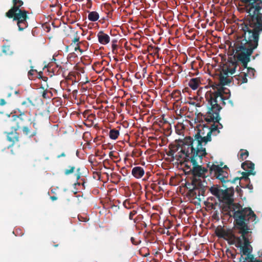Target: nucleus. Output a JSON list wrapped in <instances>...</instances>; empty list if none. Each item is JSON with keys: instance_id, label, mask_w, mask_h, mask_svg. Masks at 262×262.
I'll return each mask as SVG.
<instances>
[{"instance_id": "a878e982", "label": "nucleus", "mask_w": 262, "mask_h": 262, "mask_svg": "<svg viewBox=\"0 0 262 262\" xmlns=\"http://www.w3.org/2000/svg\"><path fill=\"white\" fill-rule=\"evenodd\" d=\"M143 216L142 214H139L133 220L134 223L136 224H140L141 222H143Z\"/></svg>"}, {"instance_id": "ddd939ff", "label": "nucleus", "mask_w": 262, "mask_h": 262, "mask_svg": "<svg viewBox=\"0 0 262 262\" xmlns=\"http://www.w3.org/2000/svg\"><path fill=\"white\" fill-rule=\"evenodd\" d=\"M233 82L236 84H242L247 83L248 81L247 78V74L245 72L242 71L239 74L234 75L232 78Z\"/></svg>"}, {"instance_id": "603ef678", "label": "nucleus", "mask_w": 262, "mask_h": 262, "mask_svg": "<svg viewBox=\"0 0 262 262\" xmlns=\"http://www.w3.org/2000/svg\"><path fill=\"white\" fill-rule=\"evenodd\" d=\"M255 56H253V59H255Z\"/></svg>"}, {"instance_id": "20e7f679", "label": "nucleus", "mask_w": 262, "mask_h": 262, "mask_svg": "<svg viewBox=\"0 0 262 262\" xmlns=\"http://www.w3.org/2000/svg\"><path fill=\"white\" fill-rule=\"evenodd\" d=\"M247 5L246 12L239 28L240 35H259L262 32V0H242Z\"/></svg>"}, {"instance_id": "09e8293b", "label": "nucleus", "mask_w": 262, "mask_h": 262, "mask_svg": "<svg viewBox=\"0 0 262 262\" xmlns=\"http://www.w3.org/2000/svg\"><path fill=\"white\" fill-rule=\"evenodd\" d=\"M58 246V245H57H57H54V246L55 247H57Z\"/></svg>"}, {"instance_id": "6e6552de", "label": "nucleus", "mask_w": 262, "mask_h": 262, "mask_svg": "<svg viewBox=\"0 0 262 262\" xmlns=\"http://www.w3.org/2000/svg\"><path fill=\"white\" fill-rule=\"evenodd\" d=\"M12 7L5 13V16L16 21L19 31H23L27 28V20L29 19V12L23 7L22 0H12Z\"/></svg>"}, {"instance_id": "f257e3e1", "label": "nucleus", "mask_w": 262, "mask_h": 262, "mask_svg": "<svg viewBox=\"0 0 262 262\" xmlns=\"http://www.w3.org/2000/svg\"><path fill=\"white\" fill-rule=\"evenodd\" d=\"M259 35H239L234 42L235 54L233 57L228 59L229 66L226 69V73L232 75L235 73L238 66V61L241 62L243 68L242 71L246 70L247 76L250 77L254 76V69L248 67L250 61V57L254 50L258 45Z\"/></svg>"}, {"instance_id": "f03ea898", "label": "nucleus", "mask_w": 262, "mask_h": 262, "mask_svg": "<svg viewBox=\"0 0 262 262\" xmlns=\"http://www.w3.org/2000/svg\"><path fill=\"white\" fill-rule=\"evenodd\" d=\"M223 190L218 185H213L210 188V192L216 196L220 202L224 203L228 207V214L236 221L237 225L241 226L243 224V217H248L247 220H251L254 222L257 216L250 207L243 208L239 203H234L233 198L234 190L233 187H227Z\"/></svg>"}, {"instance_id": "9d476101", "label": "nucleus", "mask_w": 262, "mask_h": 262, "mask_svg": "<svg viewBox=\"0 0 262 262\" xmlns=\"http://www.w3.org/2000/svg\"><path fill=\"white\" fill-rule=\"evenodd\" d=\"M202 184L201 180L191 179V182L187 181L185 184V186L188 189L187 195L193 199H197L201 200L203 198H200V189Z\"/></svg>"}, {"instance_id": "6ab92c4d", "label": "nucleus", "mask_w": 262, "mask_h": 262, "mask_svg": "<svg viewBox=\"0 0 262 262\" xmlns=\"http://www.w3.org/2000/svg\"><path fill=\"white\" fill-rule=\"evenodd\" d=\"M88 19L91 21H96L99 18V14L96 11L90 12L88 15Z\"/></svg>"}, {"instance_id": "2eb2a0df", "label": "nucleus", "mask_w": 262, "mask_h": 262, "mask_svg": "<svg viewBox=\"0 0 262 262\" xmlns=\"http://www.w3.org/2000/svg\"><path fill=\"white\" fill-rule=\"evenodd\" d=\"M144 173L145 171L143 168L140 166L134 167L132 170V174L137 179L141 178L143 176Z\"/></svg>"}, {"instance_id": "e433bc0d", "label": "nucleus", "mask_w": 262, "mask_h": 262, "mask_svg": "<svg viewBox=\"0 0 262 262\" xmlns=\"http://www.w3.org/2000/svg\"><path fill=\"white\" fill-rule=\"evenodd\" d=\"M42 74V72H39L38 73V78H41L43 81H46L48 80V77L42 76H41Z\"/></svg>"}, {"instance_id": "4468645a", "label": "nucleus", "mask_w": 262, "mask_h": 262, "mask_svg": "<svg viewBox=\"0 0 262 262\" xmlns=\"http://www.w3.org/2000/svg\"><path fill=\"white\" fill-rule=\"evenodd\" d=\"M97 37L99 42L103 45L107 44L110 41V37L108 35L104 33L102 31L98 32Z\"/></svg>"}, {"instance_id": "1a4fd4ad", "label": "nucleus", "mask_w": 262, "mask_h": 262, "mask_svg": "<svg viewBox=\"0 0 262 262\" xmlns=\"http://www.w3.org/2000/svg\"><path fill=\"white\" fill-rule=\"evenodd\" d=\"M210 170L214 172L215 176L221 181L224 187H227L226 184L228 183L233 184L239 180L238 177H236L232 180L228 179L229 170L227 165L221 167L219 165L213 164L210 167Z\"/></svg>"}, {"instance_id": "9b49d317", "label": "nucleus", "mask_w": 262, "mask_h": 262, "mask_svg": "<svg viewBox=\"0 0 262 262\" xmlns=\"http://www.w3.org/2000/svg\"><path fill=\"white\" fill-rule=\"evenodd\" d=\"M242 168L245 171L242 173L243 176L239 180L243 179L245 182L249 181V176L254 175L255 171L254 170V164L250 161H246L242 164Z\"/></svg>"}, {"instance_id": "5fc2aeb1", "label": "nucleus", "mask_w": 262, "mask_h": 262, "mask_svg": "<svg viewBox=\"0 0 262 262\" xmlns=\"http://www.w3.org/2000/svg\"><path fill=\"white\" fill-rule=\"evenodd\" d=\"M170 126V124H168V127Z\"/></svg>"}, {"instance_id": "423d86ee", "label": "nucleus", "mask_w": 262, "mask_h": 262, "mask_svg": "<svg viewBox=\"0 0 262 262\" xmlns=\"http://www.w3.org/2000/svg\"><path fill=\"white\" fill-rule=\"evenodd\" d=\"M247 219L248 217H243V224L241 226H238L236 221L234 220V228L237 230V233L240 234L239 236L235 235L230 230H225L221 226H218L215 230V234L218 237L224 238L229 244L235 245L236 247L240 248L241 252L243 254H247L249 250L246 246L249 242L246 236L248 234L249 230H251L249 224L251 220H247Z\"/></svg>"}, {"instance_id": "864d4df0", "label": "nucleus", "mask_w": 262, "mask_h": 262, "mask_svg": "<svg viewBox=\"0 0 262 262\" xmlns=\"http://www.w3.org/2000/svg\"><path fill=\"white\" fill-rule=\"evenodd\" d=\"M15 94H17L18 93V92L17 91H15Z\"/></svg>"}, {"instance_id": "8fccbe9b", "label": "nucleus", "mask_w": 262, "mask_h": 262, "mask_svg": "<svg viewBox=\"0 0 262 262\" xmlns=\"http://www.w3.org/2000/svg\"><path fill=\"white\" fill-rule=\"evenodd\" d=\"M156 50H157V52H158L159 49L158 48H157Z\"/></svg>"}, {"instance_id": "393cba45", "label": "nucleus", "mask_w": 262, "mask_h": 262, "mask_svg": "<svg viewBox=\"0 0 262 262\" xmlns=\"http://www.w3.org/2000/svg\"><path fill=\"white\" fill-rule=\"evenodd\" d=\"M31 69L28 73V76L30 79L33 80L35 77H38L37 76H34L35 73H37V74L38 73L37 72L36 70L33 69V66H31Z\"/></svg>"}, {"instance_id": "aec40b11", "label": "nucleus", "mask_w": 262, "mask_h": 262, "mask_svg": "<svg viewBox=\"0 0 262 262\" xmlns=\"http://www.w3.org/2000/svg\"><path fill=\"white\" fill-rule=\"evenodd\" d=\"M120 134L119 131L115 128L110 130L109 137L111 139L116 140Z\"/></svg>"}, {"instance_id": "5701e85b", "label": "nucleus", "mask_w": 262, "mask_h": 262, "mask_svg": "<svg viewBox=\"0 0 262 262\" xmlns=\"http://www.w3.org/2000/svg\"><path fill=\"white\" fill-rule=\"evenodd\" d=\"M239 159L241 161L245 160L249 156V152L246 149H242L239 151Z\"/></svg>"}, {"instance_id": "bb28decb", "label": "nucleus", "mask_w": 262, "mask_h": 262, "mask_svg": "<svg viewBox=\"0 0 262 262\" xmlns=\"http://www.w3.org/2000/svg\"><path fill=\"white\" fill-rule=\"evenodd\" d=\"M205 188L202 181L201 188L200 189V198H202L201 196L204 197L205 193Z\"/></svg>"}, {"instance_id": "473e14b6", "label": "nucleus", "mask_w": 262, "mask_h": 262, "mask_svg": "<svg viewBox=\"0 0 262 262\" xmlns=\"http://www.w3.org/2000/svg\"><path fill=\"white\" fill-rule=\"evenodd\" d=\"M246 183H248V184H247L246 186H245V188H247L248 189H249L250 190V192H252V190L253 189V186L251 184H250V180L248 182H246ZM240 186L242 188H244L245 186H243L242 184H240Z\"/></svg>"}, {"instance_id": "0eeeda50", "label": "nucleus", "mask_w": 262, "mask_h": 262, "mask_svg": "<svg viewBox=\"0 0 262 262\" xmlns=\"http://www.w3.org/2000/svg\"><path fill=\"white\" fill-rule=\"evenodd\" d=\"M181 152L185 155L184 162L186 163L190 162L192 163V168L187 163L185 164L186 170H188L187 172L192 175L191 180L194 179L201 180L200 178L207 177L208 169L200 165L203 162V157L207 155L206 150L204 149L188 151L184 148L181 149ZM185 172L186 173V171Z\"/></svg>"}, {"instance_id": "7ed1b4c3", "label": "nucleus", "mask_w": 262, "mask_h": 262, "mask_svg": "<svg viewBox=\"0 0 262 262\" xmlns=\"http://www.w3.org/2000/svg\"><path fill=\"white\" fill-rule=\"evenodd\" d=\"M230 81L226 77H222L220 78V84H213L211 86L212 90L207 91L205 94V99L207 103V115L206 117L207 120L213 121L215 120L217 121L220 120L219 112H220L222 106L226 104V101L228 100V98L224 96L226 89L224 85L228 84Z\"/></svg>"}, {"instance_id": "58836bf2", "label": "nucleus", "mask_w": 262, "mask_h": 262, "mask_svg": "<svg viewBox=\"0 0 262 262\" xmlns=\"http://www.w3.org/2000/svg\"><path fill=\"white\" fill-rule=\"evenodd\" d=\"M175 151L173 150L170 149L167 153V155L170 157H173Z\"/></svg>"}, {"instance_id": "c756f323", "label": "nucleus", "mask_w": 262, "mask_h": 262, "mask_svg": "<svg viewBox=\"0 0 262 262\" xmlns=\"http://www.w3.org/2000/svg\"><path fill=\"white\" fill-rule=\"evenodd\" d=\"M123 206L125 208H126L128 209L133 208V204L127 200L123 202Z\"/></svg>"}, {"instance_id": "79ce46f5", "label": "nucleus", "mask_w": 262, "mask_h": 262, "mask_svg": "<svg viewBox=\"0 0 262 262\" xmlns=\"http://www.w3.org/2000/svg\"><path fill=\"white\" fill-rule=\"evenodd\" d=\"M236 191H237V192L238 193H239V195H241V196L242 195V189H241V188H239L238 187V186H237L236 187Z\"/></svg>"}, {"instance_id": "6e6d98bb", "label": "nucleus", "mask_w": 262, "mask_h": 262, "mask_svg": "<svg viewBox=\"0 0 262 262\" xmlns=\"http://www.w3.org/2000/svg\"><path fill=\"white\" fill-rule=\"evenodd\" d=\"M242 179H241V180H239V182L240 183L241 182V180H242Z\"/></svg>"}, {"instance_id": "ea45409f", "label": "nucleus", "mask_w": 262, "mask_h": 262, "mask_svg": "<svg viewBox=\"0 0 262 262\" xmlns=\"http://www.w3.org/2000/svg\"><path fill=\"white\" fill-rule=\"evenodd\" d=\"M130 241H131L132 244L135 245H137L138 244V243L136 241V239L134 237H131Z\"/></svg>"}, {"instance_id": "49530a36", "label": "nucleus", "mask_w": 262, "mask_h": 262, "mask_svg": "<svg viewBox=\"0 0 262 262\" xmlns=\"http://www.w3.org/2000/svg\"><path fill=\"white\" fill-rule=\"evenodd\" d=\"M50 199L52 200V201H55L57 199V198L55 196H51L50 197Z\"/></svg>"}, {"instance_id": "c9c22d12", "label": "nucleus", "mask_w": 262, "mask_h": 262, "mask_svg": "<svg viewBox=\"0 0 262 262\" xmlns=\"http://www.w3.org/2000/svg\"><path fill=\"white\" fill-rule=\"evenodd\" d=\"M79 43V37L78 36H76L74 37V38L72 40V42L71 44V46H74V45L76 43Z\"/></svg>"}, {"instance_id": "f8f14e48", "label": "nucleus", "mask_w": 262, "mask_h": 262, "mask_svg": "<svg viewBox=\"0 0 262 262\" xmlns=\"http://www.w3.org/2000/svg\"><path fill=\"white\" fill-rule=\"evenodd\" d=\"M13 118L12 122L15 124L16 126H13L11 128L15 130L24 127L28 119L27 116L24 113H21L18 116L13 115Z\"/></svg>"}, {"instance_id": "3c124183", "label": "nucleus", "mask_w": 262, "mask_h": 262, "mask_svg": "<svg viewBox=\"0 0 262 262\" xmlns=\"http://www.w3.org/2000/svg\"><path fill=\"white\" fill-rule=\"evenodd\" d=\"M213 206H214V205L212 204V209H214V208H213Z\"/></svg>"}, {"instance_id": "a18cd8bd", "label": "nucleus", "mask_w": 262, "mask_h": 262, "mask_svg": "<svg viewBox=\"0 0 262 262\" xmlns=\"http://www.w3.org/2000/svg\"><path fill=\"white\" fill-rule=\"evenodd\" d=\"M46 95H47V92L46 91H44L43 93H42V96L44 98H47V96H46Z\"/></svg>"}, {"instance_id": "f704fd0d", "label": "nucleus", "mask_w": 262, "mask_h": 262, "mask_svg": "<svg viewBox=\"0 0 262 262\" xmlns=\"http://www.w3.org/2000/svg\"><path fill=\"white\" fill-rule=\"evenodd\" d=\"M80 169L79 168H77L76 170V173L75 174L76 176L77 180H78L81 177V173L80 172Z\"/></svg>"}, {"instance_id": "b1692460", "label": "nucleus", "mask_w": 262, "mask_h": 262, "mask_svg": "<svg viewBox=\"0 0 262 262\" xmlns=\"http://www.w3.org/2000/svg\"><path fill=\"white\" fill-rule=\"evenodd\" d=\"M3 52L7 55H10L13 54V51L10 46L5 45L3 46Z\"/></svg>"}, {"instance_id": "c03bdc74", "label": "nucleus", "mask_w": 262, "mask_h": 262, "mask_svg": "<svg viewBox=\"0 0 262 262\" xmlns=\"http://www.w3.org/2000/svg\"><path fill=\"white\" fill-rule=\"evenodd\" d=\"M65 156H66V154H64V152H62L61 154L58 155L57 158H60L61 157H65Z\"/></svg>"}, {"instance_id": "a19ab883", "label": "nucleus", "mask_w": 262, "mask_h": 262, "mask_svg": "<svg viewBox=\"0 0 262 262\" xmlns=\"http://www.w3.org/2000/svg\"><path fill=\"white\" fill-rule=\"evenodd\" d=\"M6 104V102L4 99H0V105L3 106Z\"/></svg>"}, {"instance_id": "c85d7f7f", "label": "nucleus", "mask_w": 262, "mask_h": 262, "mask_svg": "<svg viewBox=\"0 0 262 262\" xmlns=\"http://www.w3.org/2000/svg\"><path fill=\"white\" fill-rule=\"evenodd\" d=\"M69 169H66L64 171V174L66 175H69L74 171L75 167L74 166H70Z\"/></svg>"}, {"instance_id": "4be33fe9", "label": "nucleus", "mask_w": 262, "mask_h": 262, "mask_svg": "<svg viewBox=\"0 0 262 262\" xmlns=\"http://www.w3.org/2000/svg\"><path fill=\"white\" fill-rule=\"evenodd\" d=\"M23 132L25 135L28 136L30 137H33L36 134V131L31 132L29 128L26 126L23 127Z\"/></svg>"}, {"instance_id": "7c9ffc66", "label": "nucleus", "mask_w": 262, "mask_h": 262, "mask_svg": "<svg viewBox=\"0 0 262 262\" xmlns=\"http://www.w3.org/2000/svg\"><path fill=\"white\" fill-rule=\"evenodd\" d=\"M147 227V224L145 222H142L140 224H138V225H136V229H142L143 228H145Z\"/></svg>"}, {"instance_id": "f3484780", "label": "nucleus", "mask_w": 262, "mask_h": 262, "mask_svg": "<svg viewBox=\"0 0 262 262\" xmlns=\"http://www.w3.org/2000/svg\"><path fill=\"white\" fill-rule=\"evenodd\" d=\"M200 83V80L197 78H192L189 82V86L193 90L198 89Z\"/></svg>"}, {"instance_id": "cd10ccee", "label": "nucleus", "mask_w": 262, "mask_h": 262, "mask_svg": "<svg viewBox=\"0 0 262 262\" xmlns=\"http://www.w3.org/2000/svg\"><path fill=\"white\" fill-rule=\"evenodd\" d=\"M21 104L23 105H25L26 106L28 107L30 105H33V102L30 99L28 98L26 100L23 101L21 102Z\"/></svg>"}, {"instance_id": "de8ad7c7", "label": "nucleus", "mask_w": 262, "mask_h": 262, "mask_svg": "<svg viewBox=\"0 0 262 262\" xmlns=\"http://www.w3.org/2000/svg\"><path fill=\"white\" fill-rule=\"evenodd\" d=\"M11 96V93H8V94H7V97H10Z\"/></svg>"}, {"instance_id": "39448f33", "label": "nucleus", "mask_w": 262, "mask_h": 262, "mask_svg": "<svg viewBox=\"0 0 262 262\" xmlns=\"http://www.w3.org/2000/svg\"><path fill=\"white\" fill-rule=\"evenodd\" d=\"M196 132L193 137L188 136L178 140V145L181 146V149L185 148L188 151L206 150L204 146L211 141V135L216 136L220 133L218 125L214 124L210 126L200 124L197 126Z\"/></svg>"}, {"instance_id": "dca6fc26", "label": "nucleus", "mask_w": 262, "mask_h": 262, "mask_svg": "<svg viewBox=\"0 0 262 262\" xmlns=\"http://www.w3.org/2000/svg\"><path fill=\"white\" fill-rule=\"evenodd\" d=\"M16 130L14 129L13 131L7 133V140L12 143V145H13L15 142L18 141L19 135Z\"/></svg>"}, {"instance_id": "412c9836", "label": "nucleus", "mask_w": 262, "mask_h": 262, "mask_svg": "<svg viewBox=\"0 0 262 262\" xmlns=\"http://www.w3.org/2000/svg\"><path fill=\"white\" fill-rule=\"evenodd\" d=\"M207 115V112L205 114L203 115V119H204V120L208 122V123H211V122H212L213 123V124H214L215 125H218V127H219V129H221V128H223V125L221 123H220V121L221 120V118L220 117V116L219 115V117H220V120H219L217 121H216L215 120H213V121H209V120H207L206 117V115Z\"/></svg>"}, {"instance_id": "a211bd4d", "label": "nucleus", "mask_w": 262, "mask_h": 262, "mask_svg": "<svg viewBox=\"0 0 262 262\" xmlns=\"http://www.w3.org/2000/svg\"><path fill=\"white\" fill-rule=\"evenodd\" d=\"M170 96L176 101H179L182 99L181 93L180 91L178 90H174L170 94Z\"/></svg>"}, {"instance_id": "72a5a7b5", "label": "nucleus", "mask_w": 262, "mask_h": 262, "mask_svg": "<svg viewBox=\"0 0 262 262\" xmlns=\"http://www.w3.org/2000/svg\"><path fill=\"white\" fill-rule=\"evenodd\" d=\"M117 40H113L112 41V51L113 52H114V51L117 50V45L116 44Z\"/></svg>"}, {"instance_id": "4c0bfd02", "label": "nucleus", "mask_w": 262, "mask_h": 262, "mask_svg": "<svg viewBox=\"0 0 262 262\" xmlns=\"http://www.w3.org/2000/svg\"><path fill=\"white\" fill-rule=\"evenodd\" d=\"M80 43V42H79V43H77L76 44V47H75L74 50H75V51H76L77 50H79V52H80L81 53H83V51L82 49H81V48H80V46H79V43Z\"/></svg>"}, {"instance_id": "2f4dec72", "label": "nucleus", "mask_w": 262, "mask_h": 262, "mask_svg": "<svg viewBox=\"0 0 262 262\" xmlns=\"http://www.w3.org/2000/svg\"><path fill=\"white\" fill-rule=\"evenodd\" d=\"M137 213V210L134 209L132 210L129 213V219L130 220H133L134 219V216Z\"/></svg>"}, {"instance_id": "37998d69", "label": "nucleus", "mask_w": 262, "mask_h": 262, "mask_svg": "<svg viewBox=\"0 0 262 262\" xmlns=\"http://www.w3.org/2000/svg\"><path fill=\"white\" fill-rule=\"evenodd\" d=\"M121 172L122 173V174L123 175V176H125V174H127V172H126V169H125V168L124 167H123L121 170Z\"/></svg>"}]
</instances>
